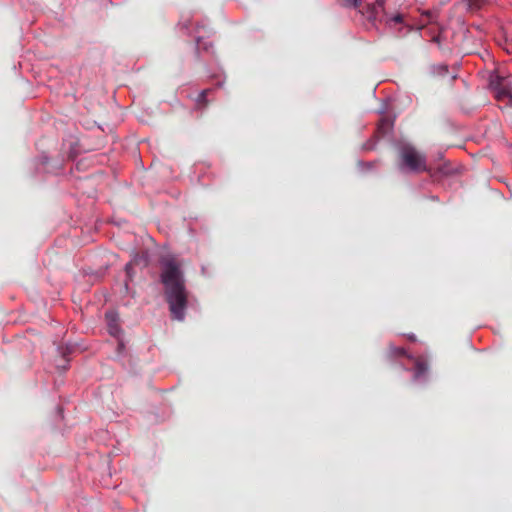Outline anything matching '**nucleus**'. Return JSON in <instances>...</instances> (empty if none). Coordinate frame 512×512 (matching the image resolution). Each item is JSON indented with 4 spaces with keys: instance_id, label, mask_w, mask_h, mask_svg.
Here are the masks:
<instances>
[{
    "instance_id": "obj_11",
    "label": "nucleus",
    "mask_w": 512,
    "mask_h": 512,
    "mask_svg": "<svg viewBox=\"0 0 512 512\" xmlns=\"http://www.w3.org/2000/svg\"><path fill=\"white\" fill-rule=\"evenodd\" d=\"M390 21H393V22H395V23H402V22H403V15H402V14H400V13H398V14L394 15V16L390 19Z\"/></svg>"
},
{
    "instance_id": "obj_14",
    "label": "nucleus",
    "mask_w": 512,
    "mask_h": 512,
    "mask_svg": "<svg viewBox=\"0 0 512 512\" xmlns=\"http://www.w3.org/2000/svg\"><path fill=\"white\" fill-rule=\"evenodd\" d=\"M182 25V28L187 29L188 28V19L180 23Z\"/></svg>"
},
{
    "instance_id": "obj_5",
    "label": "nucleus",
    "mask_w": 512,
    "mask_h": 512,
    "mask_svg": "<svg viewBox=\"0 0 512 512\" xmlns=\"http://www.w3.org/2000/svg\"><path fill=\"white\" fill-rule=\"evenodd\" d=\"M489 86L494 91L507 86V84L504 82V78L502 76L492 75L489 80Z\"/></svg>"
},
{
    "instance_id": "obj_6",
    "label": "nucleus",
    "mask_w": 512,
    "mask_h": 512,
    "mask_svg": "<svg viewBox=\"0 0 512 512\" xmlns=\"http://www.w3.org/2000/svg\"><path fill=\"white\" fill-rule=\"evenodd\" d=\"M388 354L390 357H409L407 355L406 350L403 347H397L393 344H390L388 347Z\"/></svg>"
},
{
    "instance_id": "obj_9",
    "label": "nucleus",
    "mask_w": 512,
    "mask_h": 512,
    "mask_svg": "<svg viewBox=\"0 0 512 512\" xmlns=\"http://www.w3.org/2000/svg\"><path fill=\"white\" fill-rule=\"evenodd\" d=\"M470 10H478L482 8L487 0H464Z\"/></svg>"
},
{
    "instance_id": "obj_10",
    "label": "nucleus",
    "mask_w": 512,
    "mask_h": 512,
    "mask_svg": "<svg viewBox=\"0 0 512 512\" xmlns=\"http://www.w3.org/2000/svg\"><path fill=\"white\" fill-rule=\"evenodd\" d=\"M361 0H343L344 5L350 7H357Z\"/></svg>"
},
{
    "instance_id": "obj_4",
    "label": "nucleus",
    "mask_w": 512,
    "mask_h": 512,
    "mask_svg": "<svg viewBox=\"0 0 512 512\" xmlns=\"http://www.w3.org/2000/svg\"><path fill=\"white\" fill-rule=\"evenodd\" d=\"M428 370V363L422 358L415 360V378L423 376Z\"/></svg>"
},
{
    "instance_id": "obj_2",
    "label": "nucleus",
    "mask_w": 512,
    "mask_h": 512,
    "mask_svg": "<svg viewBox=\"0 0 512 512\" xmlns=\"http://www.w3.org/2000/svg\"><path fill=\"white\" fill-rule=\"evenodd\" d=\"M399 168L402 171L420 173L427 171L426 157L413 146H403L399 152Z\"/></svg>"
},
{
    "instance_id": "obj_3",
    "label": "nucleus",
    "mask_w": 512,
    "mask_h": 512,
    "mask_svg": "<svg viewBox=\"0 0 512 512\" xmlns=\"http://www.w3.org/2000/svg\"><path fill=\"white\" fill-rule=\"evenodd\" d=\"M105 318L107 321L108 332L110 335L117 337L121 332L119 326L118 314L114 311H108L105 314Z\"/></svg>"
},
{
    "instance_id": "obj_13",
    "label": "nucleus",
    "mask_w": 512,
    "mask_h": 512,
    "mask_svg": "<svg viewBox=\"0 0 512 512\" xmlns=\"http://www.w3.org/2000/svg\"><path fill=\"white\" fill-rule=\"evenodd\" d=\"M133 268V264L132 262H129L126 264V267H125V270H126V273L129 277H131V270Z\"/></svg>"
},
{
    "instance_id": "obj_8",
    "label": "nucleus",
    "mask_w": 512,
    "mask_h": 512,
    "mask_svg": "<svg viewBox=\"0 0 512 512\" xmlns=\"http://www.w3.org/2000/svg\"><path fill=\"white\" fill-rule=\"evenodd\" d=\"M493 92L495 94V98L499 101L505 100L510 97V91L508 89V86H504L500 89H496Z\"/></svg>"
},
{
    "instance_id": "obj_12",
    "label": "nucleus",
    "mask_w": 512,
    "mask_h": 512,
    "mask_svg": "<svg viewBox=\"0 0 512 512\" xmlns=\"http://www.w3.org/2000/svg\"><path fill=\"white\" fill-rule=\"evenodd\" d=\"M422 16L427 17V19H428V21H429V22H433V21H434V14H433V12H431V11H425V12H423Z\"/></svg>"
},
{
    "instance_id": "obj_1",
    "label": "nucleus",
    "mask_w": 512,
    "mask_h": 512,
    "mask_svg": "<svg viewBox=\"0 0 512 512\" xmlns=\"http://www.w3.org/2000/svg\"><path fill=\"white\" fill-rule=\"evenodd\" d=\"M160 279L173 319L183 321L188 304V293L181 264L173 256H164L160 260Z\"/></svg>"
},
{
    "instance_id": "obj_7",
    "label": "nucleus",
    "mask_w": 512,
    "mask_h": 512,
    "mask_svg": "<svg viewBox=\"0 0 512 512\" xmlns=\"http://www.w3.org/2000/svg\"><path fill=\"white\" fill-rule=\"evenodd\" d=\"M210 91V89H205L198 95L196 99V105L198 108H204L208 105L206 97Z\"/></svg>"
},
{
    "instance_id": "obj_15",
    "label": "nucleus",
    "mask_w": 512,
    "mask_h": 512,
    "mask_svg": "<svg viewBox=\"0 0 512 512\" xmlns=\"http://www.w3.org/2000/svg\"><path fill=\"white\" fill-rule=\"evenodd\" d=\"M408 338H409L410 341H415L416 340L414 335H409Z\"/></svg>"
}]
</instances>
